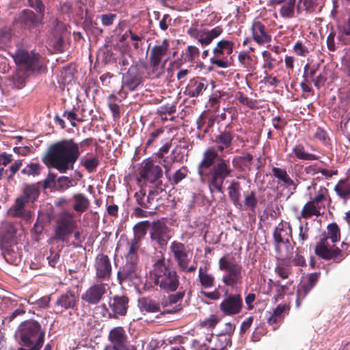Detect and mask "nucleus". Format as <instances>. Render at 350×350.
<instances>
[{
    "label": "nucleus",
    "mask_w": 350,
    "mask_h": 350,
    "mask_svg": "<svg viewBox=\"0 0 350 350\" xmlns=\"http://www.w3.org/2000/svg\"><path fill=\"white\" fill-rule=\"evenodd\" d=\"M15 337L21 346L18 350H40L44 342L45 333L40 329H18Z\"/></svg>",
    "instance_id": "nucleus-9"
},
{
    "label": "nucleus",
    "mask_w": 350,
    "mask_h": 350,
    "mask_svg": "<svg viewBox=\"0 0 350 350\" xmlns=\"http://www.w3.org/2000/svg\"><path fill=\"white\" fill-rule=\"evenodd\" d=\"M338 38L341 40L342 36H350V16L344 22L338 26Z\"/></svg>",
    "instance_id": "nucleus-62"
},
{
    "label": "nucleus",
    "mask_w": 350,
    "mask_h": 350,
    "mask_svg": "<svg viewBox=\"0 0 350 350\" xmlns=\"http://www.w3.org/2000/svg\"><path fill=\"white\" fill-rule=\"evenodd\" d=\"M170 250L172 254L178 267L185 265L189 258V250L187 246L181 242L173 241L170 246Z\"/></svg>",
    "instance_id": "nucleus-26"
},
{
    "label": "nucleus",
    "mask_w": 350,
    "mask_h": 350,
    "mask_svg": "<svg viewBox=\"0 0 350 350\" xmlns=\"http://www.w3.org/2000/svg\"><path fill=\"white\" fill-rule=\"evenodd\" d=\"M172 230L162 220L154 221L151 223L150 229V238L152 241L157 243L159 247L167 246L169 240L172 238Z\"/></svg>",
    "instance_id": "nucleus-12"
},
{
    "label": "nucleus",
    "mask_w": 350,
    "mask_h": 350,
    "mask_svg": "<svg viewBox=\"0 0 350 350\" xmlns=\"http://www.w3.org/2000/svg\"><path fill=\"white\" fill-rule=\"evenodd\" d=\"M241 184L239 181L232 180L227 188L228 196L232 204L239 209H242L243 204L240 202Z\"/></svg>",
    "instance_id": "nucleus-30"
},
{
    "label": "nucleus",
    "mask_w": 350,
    "mask_h": 350,
    "mask_svg": "<svg viewBox=\"0 0 350 350\" xmlns=\"http://www.w3.org/2000/svg\"><path fill=\"white\" fill-rule=\"evenodd\" d=\"M296 0H288L280 8V14L283 18H291L295 16Z\"/></svg>",
    "instance_id": "nucleus-46"
},
{
    "label": "nucleus",
    "mask_w": 350,
    "mask_h": 350,
    "mask_svg": "<svg viewBox=\"0 0 350 350\" xmlns=\"http://www.w3.org/2000/svg\"><path fill=\"white\" fill-rule=\"evenodd\" d=\"M234 48V44L232 41L219 40L213 49V56L210 59L211 63L219 68H228L230 64L227 60H224L223 58L231 55Z\"/></svg>",
    "instance_id": "nucleus-11"
},
{
    "label": "nucleus",
    "mask_w": 350,
    "mask_h": 350,
    "mask_svg": "<svg viewBox=\"0 0 350 350\" xmlns=\"http://www.w3.org/2000/svg\"><path fill=\"white\" fill-rule=\"evenodd\" d=\"M71 201L73 209L78 213L85 212L90 206L89 199L82 193L73 194Z\"/></svg>",
    "instance_id": "nucleus-33"
},
{
    "label": "nucleus",
    "mask_w": 350,
    "mask_h": 350,
    "mask_svg": "<svg viewBox=\"0 0 350 350\" xmlns=\"http://www.w3.org/2000/svg\"><path fill=\"white\" fill-rule=\"evenodd\" d=\"M141 269L139 262L126 261L120 267L117 272V279L120 284L124 282H133L141 279Z\"/></svg>",
    "instance_id": "nucleus-13"
},
{
    "label": "nucleus",
    "mask_w": 350,
    "mask_h": 350,
    "mask_svg": "<svg viewBox=\"0 0 350 350\" xmlns=\"http://www.w3.org/2000/svg\"><path fill=\"white\" fill-rule=\"evenodd\" d=\"M111 342L110 346H116L124 349H129L126 347L128 337L124 329H111L108 336Z\"/></svg>",
    "instance_id": "nucleus-29"
},
{
    "label": "nucleus",
    "mask_w": 350,
    "mask_h": 350,
    "mask_svg": "<svg viewBox=\"0 0 350 350\" xmlns=\"http://www.w3.org/2000/svg\"><path fill=\"white\" fill-rule=\"evenodd\" d=\"M165 174L172 185H177L182 180L185 178L188 174V170L186 166L181 167L179 170H176L172 176L170 174V165L169 163L164 165Z\"/></svg>",
    "instance_id": "nucleus-34"
},
{
    "label": "nucleus",
    "mask_w": 350,
    "mask_h": 350,
    "mask_svg": "<svg viewBox=\"0 0 350 350\" xmlns=\"http://www.w3.org/2000/svg\"><path fill=\"white\" fill-rule=\"evenodd\" d=\"M313 137L319 140L325 145H327L329 143V138L327 132L321 127H318Z\"/></svg>",
    "instance_id": "nucleus-64"
},
{
    "label": "nucleus",
    "mask_w": 350,
    "mask_h": 350,
    "mask_svg": "<svg viewBox=\"0 0 350 350\" xmlns=\"http://www.w3.org/2000/svg\"><path fill=\"white\" fill-rule=\"evenodd\" d=\"M72 186V180L65 176H60L57 179L56 189L58 191H65Z\"/></svg>",
    "instance_id": "nucleus-59"
},
{
    "label": "nucleus",
    "mask_w": 350,
    "mask_h": 350,
    "mask_svg": "<svg viewBox=\"0 0 350 350\" xmlns=\"http://www.w3.org/2000/svg\"><path fill=\"white\" fill-rule=\"evenodd\" d=\"M238 60L244 68L249 70L254 69L253 59L247 51H241L238 55Z\"/></svg>",
    "instance_id": "nucleus-52"
},
{
    "label": "nucleus",
    "mask_w": 350,
    "mask_h": 350,
    "mask_svg": "<svg viewBox=\"0 0 350 350\" xmlns=\"http://www.w3.org/2000/svg\"><path fill=\"white\" fill-rule=\"evenodd\" d=\"M63 33L52 34L53 38L49 39V44L53 46L55 50L61 51L63 47L64 40Z\"/></svg>",
    "instance_id": "nucleus-60"
},
{
    "label": "nucleus",
    "mask_w": 350,
    "mask_h": 350,
    "mask_svg": "<svg viewBox=\"0 0 350 350\" xmlns=\"http://www.w3.org/2000/svg\"><path fill=\"white\" fill-rule=\"evenodd\" d=\"M170 49L168 40L164 39L159 44L154 45L150 50L149 58L162 62L163 58L167 54Z\"/></svg>",
    "instance_id": "nucleus-32"
},
{
    "label": "nucleus",
    "mask_w": 350,
    "mask_h": 350,
    "mask_svg": "<svg viewBox=\"0 0 350 350\" xmlns=\"http://www.w3.org/2000/svg\"><path fill=\"white\" fill-rule=\"evenodd\" d=\"M129 298L125 295H115L109 301V316L124 315L129 307Z\"/></svg>",
    "instance_id": "nucleus-25"
},
{
    "label": "nucleus",
    "mask_w": 350,
    "mask_h": 350,
    "mask_svg": "<svg viewBox=\"0 0 350 350\" xmlns=\"http://www.w3.org/2000/svg\"><path fill=\"white\" fill-rule=\"evenodd\" d=\"M135 198L137 204L144 209H150L152 201L150 197L146 195V192L144 189H141L135 193Z\"/></svg>",
    "instance_id": "nucleus-42"
},
{
    "label": "nucleus",
    "mask_w": 350,
    "mask_h": 350,
    "mask_svg": "<svg viewBox=\"0 0 350 350\" xmlns=\"http://www.w3.org/2000/svg\"><path fill=\"white\" fill-rule=\"evenodd\" d=\"M153 284L165 293L175 292L180 286V277L174 267L166 262L164 256L155 260L150 272Z\"/></svg>",
    "instance_id": "nucleus-3"
},
{
    "label": "nucleus",
    "mask_w": 350,
    "mask_h": 350,
    "mask_svg": "<svg viewBox=\"0 0 350 350\" xmlns=\"http://www.w3.org/2000/svg\"><path fill=\"white\" fill-rule=\"evenodd\" d=\"M13 58L18 69L30 75L40 73L46 64L45 58L39 53L24 49L18 50Z\"/></svg>",
    "instance_id": "nucleus-7"
},
{
    "label": "nucleus",
    "mask_w": 350,
    "mask_h": 350,
    "mask_svg": "<svg viewBox=\"0 0 350 350\" xmlns=\"http://www.w3.org/2000/svg\"><path fill=\"white\" fill-rule=\"evenodd\" d=\"M94 267L96 278L100 282H108L112 275V265L109 256L103 253L98 254L95 258Z\"/></svg>",
    "instance_id": "nucleus-16"
},
{
    "label": "nucleus",
    "mask_w": 350,
    "mask_h": 350,
    "mask_svg": "<svg viewBox=\"0 0 350 350\" xmlns=\"http://www.w3.org/2000/svg\"><path fill=\"white\" fill-rule=\"evenodd\" d=\"M309 224L306 221L304 225L300 224L299 226V234L297 238L298 243L303 245L309 239Z\"/></svg>",
    "instance_id": "nucleus-49"
},
{
    "label": "nucleus",
    "mask_w": 350,
    "mask_h": 350,
    "mask_svg": "<svg viewBox=\"0 0 350 350\" xmlns=\"http://www.w3.org/2000/svg\"><path fill=\"white\" fill-rule=\"evenodd\" d=\"M313 286L309 285L306 282L299 284L297 291V305H299V301L304 299L308 293L312 290Z\"/></svg>",
    "instance_id": "nucleus-51"
},
{
    "label": "nucleus",
    "mask_w": 350,
    "mask_h": 350,
    "mask_svg": "<svg viewBox=\"0 0 350 350\" xmlns=\"http://www.w3.org/2000/svg\"><path fill=\"white\" fill-rule=\"evenodd\" d=\"M12 36L13 32L10 27L4 26L0 28V50L11 44Z\"/></svg>",
    "instance_id": "nucleus-41"
},
{
    "label": "nucleus",
    "mask_w": 350,
    "mask_h": 350,
    "mask_svg": "<svg viewBox=\"0 0 350 350\" xmlns=\"http://www.w3.org/2000/svg\"><path fill=\"white\" fill-rule=\"evenodd\" d=\"M310 189H312V191L308 193L310 200L304 205L300 215L297 216L299 221L301 218L308 219L313 216H321L323 213L321 211L325 208V205L332 202L329 190L325 186H318L316 182L312 181L311 186L308 187V190Z\"/></svg>",
    "instance_id": "nucleus-5"
},
{
    "label": "nucleus",
    "mask_w": 350,
    "mask_h": 350,
    "mask_svg": "<svg viewBox=\"0 0 350 350\" xmlns=\"http://www.w3.org/2000/svg\"><path fill=\"white\" fill-rule=\"evenodd\" d=\"M169 60L168 58L165 59L163 62L154 61L148 59L149 64L145 65L144 68L146 70L147 75L150 79L159 78L164 74L165 64Z\"/></svg>",
    "instance_id": "nucleus-28"
},
{
    "label": "nucleus",
    "mask_w": 350,
    "mask_h": 350,
    "mask_svg": "<svg viewBox=\"0 0 350 350\" xmlns=\"http://www.w3.org/2000/svg\"><path fill=\"white\" fill-rule=\"evenodd\" d=\"M200 51L198 47L192 45H189L185 49V52L183 53L184 61L185 62L193 63L194 60L199 57Z\"/></svg>",
    "instance_id": "nucleus-48"
},
{
    "label": "nucleus",
    "mask_w": 350,
    "mask_h": 350,
    "mask_svg": "<svg viewBox=\"0 0 350 350\" xmlns=\"http://www.w3.org/2000/svg\"><path fill=\"white\" fill-rule=\"evenodd\" d=\"M217 156L218 154L215 149H206L198 167V174L202 180L207 182L211 193H223L225 180L232 177L234 172L229 160L219 158L215 163Z\"/></svg>",
    "instance_id": "nucleus-2"
},
{
    "label": "nucleus",
    "mask_w": 350,
    "mask_h": 350,
    "mask_svg": "<svg viewBox=\"0 0 350 350\" xmlns=\"http://www.w3.org/2000/svg\"><path fill=\"white\" fill-rule=\"evenodd\" d=\"M139 174L141 178L152 183L162 176L163 171L160 166L147 161L142 166Z\"/></svg>",
    "instance_id": "nucleus-24"
},
{
    "label": "nucleus",
    "mask_w": 350,
    "mask_h": 350,
    "mask_svg": "<svg viewBox=\"0 0 350 350\" xmlns=\"http://www.w3.org/2000/svg\"><path fill=\"white\" fill-rule=\"evenodd\" d=\"M293 153L297 159L300 160L316 161L319 159V156L306 152L305 148L301 144H297L294 146Z\"/></svg>",
    "instance_id": "nucleus-39"
},
{
    "label": "nucleus",
    "mask_w": 350,
    "mask_h": 350,
    "mask_svg": "<svg viewBox=\"0 0 350 350\" xmlns=\"http://www.w3.org/2000/svg\"><path fill=\"white\" fill-rule=\"evenodd\" d=\"M107 291V284L100 282L91 285L81 297L88 306H96L104 298Z\"/></svg>",
    "instance_id": "nucleus-15"
},
{
    "label": "nucleus",
    "mask_w": 350,
    "mask_h": 350,
    "mask_svg": "<svg viewBox=\"0 0 350 350\" xmlns=\"http://www.w3.org/2000/svg\"><path fill=\"white\" fill-rule=\"evenodd\" d=\"M57 175L53 173H49L43 180L42 187L44 189H53L56 187Z\"/></svg>",
    "instance_id": "nucleus-63"
},
{
    "label": "nucleus",
    "mask_w": 350,
    "mask_h": 350,
    "mask_svg": "<svg viewBox=\"0 0 350 350\" xmlns=\"http://www.w3.org/2000/svg\"><path fill=\"white\" fill-rule=\"evenodd\" d=\"M243 204L245 208L251 211L255 210L258 204V200L254 191L245 193Z\"/></svg>",
    "instance_id": "nucleus-47"
},
{
    "label": "nucleus",
    "mask_w": 350,
    "mask_h": 350,
    "mask_svg": "<svg viewBox=\"0 0 350 350\" xmlns=\"http://www.w3.org/2000/svg\"><path fill=\"white\" fill-rule=\"evenodd\" d=\"M93 142L92 138H86L81 143V147L90 146ZM81 154L79 144L73 139H64L52 144L42 157V162L48 167L66 173L73 170L74 164Z\"/></svg>",
    "instance_id": "nucleus-1"
},
{
    "label": "nucleus",
    "mask_w": 350,
    "mask_h": 350,
    "mask_svg": "<svg viewBox=\"0 0 350 350\" xmlns=\"http://www.w3.org/2000/svg\"><path fill=\"white\" fill-rule=\"evenodd\" d=\"M30 75V74L18 68L12 77L14 85L17 89H22L26 84V79Z\"/></svg>",
    "instance_id": "nucleus-44"
},
{
    "label": "nucleus",
    "mask_w": 350,
    "mask_h": 350,
    "mask_svg": "<svg viewBox=\"0 0 350 350\" xmlns=\"http://www.w3.org/2000/svg\"><path fill=\"white\" fill-rule=\"evenodd\" d=\"M236 98L241 104L245 105L250 109H253L256 107V101L248 98L241 92H238L236 94Z\"/></svg>",
    "instance_id": "nucleus-57"
},
{
    "label": "nucleus",
    "mask_w": 350,
    "mask_h": 350,
    "mask_svg": "<svg viewBox=\"0 0 350 350\" xmlns=\"http://www.w3.org/2000/svg\"><path fill=\"white\" fill-rule=\"evenodd\" d=\"M313 286L309 285L306 282L299 284L297 291V305H299V301L304 299L308 293L312 290Z\"/></svg>",
    "instance_id": "nucleus-50"
},
{
    "label": "nucleus",
    "mask_w": 350,
    "mask_h": 350,
    "mask_svg": "<svg viewBox=\"0 0 350 350\" xmlns=\"http://www.w3.org/2000/svg\"><path fill=\"white\" fill-rule=\"evenodd\" d=\"M151 223L148 221H142L137 223L133 227L134 231V237L138 238L139 242H141L142 239L146 235V231L148 228H150Z\"/></svg>",
    "instance_id": "nucleus-45"
},
{
    "label": "nucleus",
    "mask_w": 350,
    "mask_h": 350,
    "mask_svg": "<svg viewBox=\"0 0 350 350\" xmlns=\"http://www.w3.org/2000/svg\"><path fill=\"white\" fill-rule=\"evenodd\" d=\"M251 31L253 40L259 45L269 43L271 40L268 27L258 20H254L252 22Z\"/></svg>",
    "instance_id": "nucleus-21"
},
{
    "label": "nucleus",
    "mask_w": 350,
    "mask_h": 350,
    "mask_svg": "<svg viewBox=\"0 0 350 350\" xmlns=\"http://www.w3.org/2000/svg\"><path fill=\"white\" fill-rule=\"evenodd\" d=\"M224 31L221 26H217L211 29H198L191 27L187 31L188 35L197 40L202 46L209 45L215 38H218Z\"/></svg>",
    "instance_id": "nucleus-14"
},
{
    "label": "nucleus",
    "mask_w": 350,
    "mask_h": 350,
    "mask_svg": "<svg viewBox=\"0 0 350 350\" xmlns=\"http://www.w3.org/2000/svg\"><path fill=\"white\" fill-rule=\"evenodd\" d=\"M234 137V133L232 131L225 129L220 131L218 135H215L213 141L217 150L222 152L224 150L231 149Z\"/></svg>",
    "instance_id": "nucleus-27"
},
{
    "label": "nucleus",
    "mask_w": 350,
    "mask_h": 350,
    "mask_svg": "<svg viewBox=\"0 0 350 350\" xmlns=\"http://www.w3.org/2000/svg\"><path fill=\"white\" fill-rule=\"evenodd\" d=\"M81 163L88 172L92 173L96 171L99 165V161L96 157H92L81 161Z\"/></svg>",
    "instance_id": "nucleus-58"
},
{
    "label": "nucleus",
    "mask_w": 350,
    "mask_h": 350,
    "mask_svg": "<svg viewBox=\"0 0 350 350\" xmlns=\"http://www.w3.org/2000/svg\"><path fill=\"white\" fill-rule=\"evenodd\" d=\"M42 170L43 167L39 163L31 162L21 170V174L27 176L36 177L41 174Z\"/></svg>",
    "instance_id": "nucleus-43"
},
{
    "label": "nucleus",
    "mask_w": 350,
    "mask_h": 350,
    "mask_svg": "<svg viewBox=\"0 0 350 350\" xmlns=\"http://www.w3.org/2000/svg\"><path fill=\"white\" fill-rule=\"evenodd\" d=\"M141 310L148 312H157L160 311V304L158 301L150 297H142L138 301Z\"/></svg>",
    "instance_id": "nucleus-37"
},
{
    "label": "nucleus",
    "mask_w": 350,
    "mask_h": 350,
    "mask_svg": "<svg viewBox=\"0 0 350 350\" xmlns=\"http://www.w3.org/2000/svg\"><path fill=\"white\" fill-rule=\"evenodd\" d=\"M40 182L34 184L26 185L23 190L22 195L17 198L14 204L10 208V213L16 217L24 216V208L27 204L33 203L40 196L39 185Z\"/></svg>",
    "instance_id": "nucleus-10"
},
{
    "label": "nucleus",
    "mask_w": 350,
    "mask_h": 350,
    "mask_svg": "<svg viewBox=\"0 0 350 350\" xmlns=\"http://www.w3.org/2000/svg\"><path fill=\"white\" fill-rule=\"evenodd\" d=\"M272 175L278 178L280 181L282 182L287 187H293L296 188L294 180L288 174L285 168H281L278 167H273L271 169Z\"/></svg>",
    "instance_id": "nucleus-36"
},
{
    "label": "nucleus",
    "mask_w": 350,
    "mask_h": 350,
    "mask_svg": "<svg viewBox=\"0 0 350 350\" xmlns=\"http://www.w3.org/2000/svg\"><path fill=\"white\" fill-rule=\"evenodd\" d=\"M44 16L36 14L29 9H25L19 14L16 22L25 29L32 31L43 24Z\"/></svg>",
    "instance_id": "nucleus-18"
},
{
    "label": "nucleus",
    "mask_w": 350,
    "mask_h": 350,
    "mask_svg": "<svg viewBox=\"0 0 350 350\" xmlns=\"http://www.w3.org/2000/svg\"><path fill=\"white\" fill-rule=\"evenodd\" d=\"M243 307V299L240 294L229 295L219 304V310L226 316L239 314Z\"/></svg>",
    "instance_id": "nucleus-19"
},
{
    "label": "nucleus",
    "mask_w": 350,
    "mask_h": 350,
    "mask_svg": "<svg viewBox=\"0 0 350 350\" xmlns=\"http://www.w3.org/2000/svg\"><path fill=\"white\" fill-rule=\"evenodd\" d=\"M293 49L294 53L301 57H305L310 53L308 48L301 41L296 42Z\"/></svg>",
    "instance_id": "nucleus-61"
},
{
    "label": "nucleus",
    "mask_w": 350,
    "mask_h": 350,
    "mask_svg": "<svg viewBox=\"0 0 350 350\" xmlns=\"http://www.w3.org/2000/svg\"><path fill=\"white\" fill-rule=\"evenodd\" d=\"M218 265L219 270L224 271L221 281L226 286L234 288L242 284L244 270L233 256L225 254L219 258Z\"/></svg>",
    "instance_id": "nucleus-6"
},
{
    "label": "nucleus",
    "mask_w": 350,
    "mask_h": 350,
    "mask_svg": "<svg viewBox=\"0 0 350 350\" xmlns=\"http://www.w3.org/2000/svg\"><path fill=\"white\" fill-rule=\"evenodd\" d=\"M49 26L51 28V33H63L64 31V25L57 18L51 16L49 21Z\"/></svg>",
    "instance_id": "nucleus-55"
},
{
    "label": "nucleus",
    "mask_w": 350,
    "mask_h": 350,
    "mask_svg": "<svg viewBox=\"0 0 350 350\" xmlns=\"http://www.w3.org/2000/svg\"><path fill=\"white\" fill-rule=\"evenodd\" d=\"M334 190L340 199L347 201L350 198V183L349 179L339 180L334 186Z\"/></svg>",
    "instance_id": "nucleus-35"
},
{
    "label": "nucleus",
    "mask_w": 350,
    "mask_h": 350,
    "mask_svg": "<svg viewBox=\"0 0 350 350\" xmlns=\"http://www.w3.org/2000/svg\"><path fill=\"white\" fill-rule=\"evenodd\" d=\"M275 273L282 280L288 279L292 273V267L286 261H281L276 264Z\"/></svg>",
    "instance_id": "nucleus-40"
},
{
    "label": "nucleus",
    "mask_w": 350,
    "mask_h": 350,
    "mask_svg": "<svg viewBox=\"0 0 350 350\" xmlns=\"http://www.w3.org/2000/svg\"><path fill=\"white\" fill-rule=\"evenodd\" d=\"M262 55L265 62H266L265 64V68L269 70H272L275 67V66L278 65L282 62V59L277 60L275 58L273 57L271 53L267 51H263L262 53Z\"/></svg>",
    "instance_id": "nucleus-53"
},
{
    "label": "nucleus",
    "mask_w": 350,
    "mask_h": 350,
    "mask_svg": "<svg viewBox=\"0 0 350 350\" xmlns=\"http://www.w3.org/2000/svg\"><path fill=\"white\" fill-rule=\"evenodd\" d=\"M293 230L289 222L282 221L275 227L273 237L277 252H280V244L290 245V239L292 238Z\"/></svg>",
    "instance_id": "nucleus-20"
},
{
    "label": "nucleus",
    "mask_w": 350,
    "mask_h": 350,
    "mask_svg": "<svg viewBox=\"0 0 350 350\" xmlns=\"http://www.w3.org/2000/svg\"><path fill=\"white\" fill-rule=\"evenodd\" d=\"M340 239V230L338 224L335 222L328 224L327 232L321 235L316 244L315 254L325 260H333L336 263L340 262L345 258L342 250L337 247H331L328 243V239L335 243L339 241Z\"/></svg>",
    "instance_id": "nucleus-4"
},
{
    "label": "nucleus",
    "mask_w": 350,
    "mask_h": 350,
    "mask_svg": "<svg viewBox=\"0 0 350 350\" xmlns=\"http://www.w3.org/2000/svg\"><path fill=\"white\" fill-rule=\"evenodd\" d=\"M77 228L74 214L68 211H62L56 219L52 239L57 242L68 243L69 237Z\"/></svg>",
    "instance_id": "nucleus-8"
},
{
    "label": "nucleus",
    "mask_w": 350,
    "mask_h": 350,
    "mask_svg": "<svg viewBox=\"0 0 350 350\" xmlns=\"http://www.w3.org/2000/svg\"><path fill=\"white\" fill-rule=\"evenodd\" d=\"M198 279L200 285L204 288H209L214 286L215 278L212 274L208 273L206 267H200L198 271Z\"/></svg>",
    "instance_id": "nucleus-38"
},
{
    "label": "nucleus",
    "mask_w": 350,
    "mask_h": 350,
    "mask_svg": "<svg viewBox=\"0 0 350 350\" xmlns=\"http://www.w3.org/2000/svg\"><path fill=\"white\" fill-rule=\"evenodd\" d=\"M143 77L137 64H132L128 70L122 74V88L133 92L142 83Z\"/></svg>",
    "instance_id": "nucleus-17"
},
{
    "label": "nucleus",
    "mask_w": 350,
    "mask_h": 350,
    "mask_svg": "<svg viewBox=\"0 0 350 350\" xmlns=\"http://www.w3.org/2000/svg\"><path fill=\"white\" fill-rule=\"evenodd\" d=\"M141 246L138 238H132L127 243V252L125 254L126 261L139 262V250Z\"/></svg>",
    "instance_id": "nucleus-31"
},
{
    "label": "nucleus",
    "mask_w": 350,
    "mask_h": 350,
    "mask_svg": "<svg viewBox=\"0 0 350 350\" xmlns=\"http://www.w3.org/2000/svg\"><path fill=\"white\" fill-rule=\"evenodd\" d=\"M208 81L204 77H196L189 81L185 88V94L191 97L196 98L202 95L208 88Z\"/></svg>",
    "instance_id": "nucleus-23"
},
{
    "label": "nucleus",
    "mask_w": 350,
    "mask_h": 350,
    "mask_svg": "<svg viewBox=\"0 0 350 350\" xmlns=\"http://www.w3.org/2000/svg\"><path fill=\"white\" fill-rule=\"evenodd\" d=\"M79 302V297L72 291H68L61 294L55 302L57 311L62 312L70 309H75Z\"/></svg>",
    "instance_id": "nucleus-22"
},
{
    "label": "nucleus",
    "mask_w": 350,
    "mask_h": 350,
    "mask_svg": "<svg viewBox=\"0 0 350 350\" xmlns=\"http://www.w3.org/2000/svg\"><path fill=\"white\" fill-rule=\"evenodd\" d=\"M25 313V310L23 307H20L16 309L14 312H12L9 316L6 317L3 320V324L5 326L10 327L12 325L10 324L13 321H16V323H18V320L16 319L19 316H22Z\"/></svg>",
    "instance_id": "nucleus-54"
},
{
    "label": "nucleus",
    "mask_w": 350,
    "mask_h": 350,
    "mask_svg": "<svg viewBox=\"0 0 350 350\" xmlns=\"http://www.w3.org/2000/svg\"><path fill=\"white\" fill-rule=\"evenodd\" d=\"M51 300V295H49L43 296L33 302L28 301V303L33 305L35 309H46L50 306Z\"/></svg>",
    "instance_id": "nucleus-56"
}]
</instances>
